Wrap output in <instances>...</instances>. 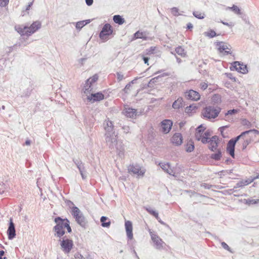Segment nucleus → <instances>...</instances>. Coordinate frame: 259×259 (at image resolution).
<instances>
[{
	"label": "nucleus",
	"mask_w": 259,
	"mask_h": 259,
	"mask_svg": "<svg viewBox=\"0 0 259 259\" xmlns=\"http://www.w3.org/2000/svg\"><path fill=\"white\" fill-rule=\"evenodd\" d=\"M184 105L183 99L182 97H179L172 104V107L175 109H179Z\"/></svg>",
	"instance_id": "obj_23"
},
{
	"label": "nucleus",
	"mask_w": 259,
	"mask_h": 259,
	"mask_svg": "<svg viewBox=\"0 0 259 259\" xmlns=\"http://www.w3.org/2000/svg\"><path fill=\"white\" fill-rule=\"evenodd\" d=\"M196 139L197 141L201 140V142L203 144H206L209 143V138H206L203 136H201V135H200L199 137H198L197 135H195Z\"/></svg>",
	"instance_id": "obj_39"
},
{
	"label": "nucleus",
	"mask_w": 259,
	"mask_h": 259,
	"mask_svg": "<svg viewBox=\"0 0 259 259\" xmlns=\"http://www.w3.org/2000/svg\"><path fill=\"white\" fill-rule=\"evenodd\" d=\"M15 30L21 35H26L27 32V26H16L15 27Z\"/></svg>",
	"instance_id": "obj_24"
},
{
	"label": "nucleus",
	"mask_w": 259,
	"mask_h": 259,
	"mask_svg": "<svg viewBox=\"0 0 259 259\" xmlns=\"http://www.w3.org/2000/svg\"><path fill=\"white\" fill-rule=\"evenodd\" d=\"M115 148L116 150V152H117V155L121 158L123 157L124 154V150H125L124 146L122 142L117 140L116 138V142H115V143H114V148L112 149H110L114 150Z\"/></svg>",
	"instance_id": "obj_11"
},
{
	"label": "nucleus",
	"mask_w": 259,
	"mask_h": 259,
	"mask_svg": "<svg viewBox=\"0 0 259 259\" xmlns=\"http://www.w3.org/2000/svg\"><path fill=\"white\" fill-rule=\"evenodd\" d=\"M101 226L104 228H109L111 225V221L108 218L105 216H102L100 218Z\"/></svg>",
	"instance_id": "obj_26"
},
{
	"label": "nucleus",
	"mask_w": 259,
	"mask_h": 259,
	"mask_svg": "<svg viewBox=\"0 0 259 259\" xmlns=\"http://www.w3.org/2000/svg\"><path fill=\"white\" fill-rule=\"evenodd\" d=\"M85 25L84 21H80L76 23L75 27L77 29L80 30Z\"/></svg>",
	"instance_id": "obj_47"
},
{
	"label": "nucleus",
	"mask_w": 259,
	"mask_h": 259,
	"mask_svg": "<svg viewBox=\"0 0 259 259\" xmlns=\"http://www.w3.org/2000/svg\"><path fill=\"white\" fill-rule=\"evenodd\" d=\"M171 13L175 16H178L180 15L179 13V9L176 7H173L171 9Z\"/></svg>",
	"instance_id": "obj_50"
},
{
	"label": "nucleus",
	"mask_w": 259,
	"mask_h": 259,
	"mask_svg": "<svg viewBox=\"0 0 259 259\" xmlns=\"http://www.w3.org/2000/svg\"><path fill=\"white\" fill-rule=\"evenodd\" d=\"M113 33V28L111 25L109 23L105 24L99 33V37L101 39H104L106 36L112 34Z\"/></svg>",
	"instance_id": "obj_9"
},
{
	"label": "nucleus",
	"mask_w": 259,
	"mask_h": 259,
	"mask_svg": "<svg viewBox=\"0 0 259 259\" xmlns=\"http://www.w3.org/2000/svg\"><path fill=\"white\" fill-rule=\"evenodd\" d=\"M74 257L75 259H83V256L79 252H76L74 254Z\"/></svg>",
	"instance_id": "obj_64"
},
{
	"label": "nucleus",
	"mask_w": 259,
	"mask_h": 259,
	"mask_svg": "<svg viewBox=\"0 0 259 259\" xmlns=\"http://www.w3.org/2000/svg\"><path fill=\"white\" fill-rule=\"evenodd\" d=\"M8 237L9 240H12L16 237V230L14 223L12 219H11L9 224V227L7 230Z\"/></svg>",
	"instance_id": "obj_13"
},
{
	"label": "nucleus",
	"mask_w": 259,
	"mask_h": 259,
	"mask_svg": "<svg viewBox=\"0 0 259 259\" xmlns=\"http://www.w3.org/2000/svg\"><path fill=\"white\" fill-rule=\"evenodd\" d=\"M185 96L187 99L193 101H198L200 98V95L199 93L193 90L186 92Z\"/></svg>",
	"instance_id": "obj_16"
},
{
	"label": "nucleus",
	"mask_w": 259,
	"mask_h": 259,
	"mask_svg": "<svg viewBox=\"0 0 259 259\" xmlns=\"http://www.w3.org/2000/svg\"><path fill=\"white\" fill-rule=\"evenodd\" d=\"M183 137L181 133H175L171 138V142L176 146H180L183 142Z\"/></svg>",
	"instance_id": "obj_19"
},
{
	"label": "nucleus",
	"mask_w": 259,
	"mask_h": 259,
	"mask_svg": "<svg viewBox=\"0 0 259 259\" xmlns=\"http://www.w3.org/2000/svg\"><path fill=\"white\" fill-rule=\"evenodd\" d=\"M122 113L127 117L136 118L137 115V111L135 109L125 107L122 111Z\"/></svg>",
	"instance_id": "obj_15"
},
{
	"label": "nucleus",
	"mask_w": 259,
	"mask_h": 259,
	"mask_svg": "<svg viewBox=\"0 0 259 259\" xmlns=\"http://www.w3.org/2000/svg\"><path fill=\"white\" fill-rule=\"evenodd\" d=\"M72 160L73 162L77 166L82 179L83 180H85L87 178V176L86 174L87 171L84 166V164L82 163V161L79 159L73 158Z\"/></svg>",
	"instance_id": "obj_8"
},
{
	"label": "nucleus",
	"mask_w": 259,
	"mask_h": 259,
	"mask_svg": "<svg viewBox=\"0 0 259 259\" xmlns=\"http://www.w3.org/2000/svg\"><path fill=\"white\" fill-rule=\"evenodd\" d=\"M219 146V144L216 142L215 144H209V145L208 146V149L213 152L215 151L216 150H218V147Z\"/></svg>",
	"instance_id": "obj_46"
},
{
	"label": "nucleus",
	"mask_w": 259,
	"mask_h": 259,
	"mask_svg": "<svg viewBox=\"0 0 259 259\" xmlns=\"http://www.w3.org/2000/svg\"><path fill=\"white\" fill-rule=\"evenodd\" d=\"M217 151V152L211 154L209 157L215 161L220 160L222 157V153L221 149H218Z\"/></svg>",
	"instance_id": "obj_27"
},
{
	"label": "nucleus",
	"mask_w": 259,
	"mask_h": 259,
	"mask_svg": "<svg viewBox=\"0 0 259 259\" xmlns=\"http://www.w3.org/2000/svg\"><path fill=\"white\" fill-rule=\"evenodd\" d=\"M65 228H66L67 230V232L69 233H71L72 232V229H71V228L70 226V222L68 220V222L66 223V226H65Z\"/></svg>",
	"instance_id": "obj_61"
},
{
	"label": "nucleus",
	"mask_w": 259,
	"mask_h": 259,
	"mask_svg": "<svg viewBox=\"0 0 259 259\" xmlns=\"http://www.w3.org/2000/svg\"><path fill=\"white\" fill-rule=\"evenodd\" d=\"M195 146H194V143L192 140H189L187 144L186 145V151L187 152H192L194 149Z\"/></svg>",
	"instance_id": "obj_31"
},
{
	"label": "nucleus",
	"mask_w": 259,
	"mask_h": 259,
	"mask_svg": "<svg viewBox=\"0 0 259 259\" xmlns=\"http://www.w3.org/2000/svg\"><path fill=\"white\" fill-rule=\"evenodd\" d=\"M148 231L151 236V240L154 243V247L158 250L164 249L166 243L163 241L162 239H161L155 232L152 231L151 229H149Z\"/></svg>",
	"instance_id": "obj_5"
},
{
	"label": "nucleus",
	"mask_w": 259,
	"mask_h": 259,
	"mask_svg": "<svg viewBox=\"0 0 259 259\" xmlns=\"http://www.w3.org/2000/svg\"><path fill=\"white\" fill-rule=\"evenodd\" d=\"M235 145L236 144L233 143V142H230V141H228L227 145L226 151L233 158L235 157Z\"/></svg>",
	"instance_id": "obj_21"
},
{
	"label": "nucleus",
	"mask_w": 259,
	"mask_h": 259,
	"mask_svg": "<svg viewBox=\"0 0 259 259\" xmlns=\"http://www.w3.org/2000/svg\"><path fill=\"white\" fill-rule=\"evenodd\" d=\"M113 122L111 120H110L109 119L106 120L104 122V128L105 127H109L112 126Z\"/></svg>",
	"instance_id": "obj_53"
},
{
	"label": "nucleus",
	"mask_w": 259,
	"mask_h": 259,
	"mask_svg": "<svg viewBox=\"0 0 259 259\" xmlns=\"http://www.w3.org/2000/svg\"><path fill=\"white\" fill-rule=\"evenodd\" d=\"M229 8L237 15L241 14L240 9L236 5H234L232 7H229Z\"/></svg>",
	"instance_id": "obj_43"
},
{
	"label": "nucleus",
	"mask_w": 259,
	"mask_h": 259,
	"mask_svg": "<svg viewBox=\"0 0 259 259\" xmlns=\"http://www.w3.org/2000/svg\"><path fill=\"white\" fill-rule=\"evenodd\" d=\"M205 36L209 38H213L217 35L216 32L212 29H210L209 31L204 33Z\"/></svg>",
	"instance_id": "obj_41"
},
{
	"label": "nucleus",
	"mask_w": 259,
	"mask_h": 259,
	"mask_svg": "<svg viewBox=\"0 0 259 259\" xmlns=\"http://www.w3.org/2000/svg\"><path fill=\"white\" fill-rule=\"evenodd\" d=\"M226 76L233 80L234 82L236 81L237 78L235 77H234L233 74L231 73H225Z\"/></svg>",
	"instance_id": "obj_54"
},
{
	"label": "nucleus",
	"mask_w": 259,
	"mask_h": 259,
	"mask_svg": "<svg viewBox=\"0 0 259 259\" xmlns=\"http://www.w3.org/2000/svg\"><path fill=\"white\" fill-rule=\"evenodd\" d=\"M125 229L128 240H132L133 238V224L130 221H125Z\"/></svg>",
	"instance_id": "obj_18"
},
{
	"label": "nucleus",
	"mask_w": 259,
	"mask_h": 259,
	"mask_svg": "<svg viewBox=\"0 0 259 259\" xmlns=\"http://www.w3.org/2000/svg\"><path fill=\"white\" fill-rule=\"evenodd\" d=\"M253 181V179H247V180H243L242 181H239L238 183L240 184L241 188L245 186H247L250 184L251 182Z\"/></svg>",
	"instance_id": "obj_35"
},
{
	"label": "nucleus",
	"mask_w": 259,
	"mask_h": 259,
	"mask_svg": "<svg viewBox=\"0 0 259 259\" xmlns=\"http://www.w3.org/2000/svg\"><path fill=\"white\" fill-rule=\"evenodd\" d=\"M60 241V246L62 250L65 253H69L73 246V242L71 239L65 238V237Z\"/></svg>",
	"instance_id": "obj_7"
},
{
	"label": "nucleus",
	"mask_w": 259,
	"mask_h": 259,
	"mask_svg": "<svg viewBox=\"0 0 259 259\" xmlns=\"http://www.w3.org/2000/svg\"><path fill=\"white\" fill-rule=\"evenodd\" d=\"M206 129V127L203 125V124L199 125L196 128V134L195 135H198V134L201 135Z\"/></svg>",
	"instance_id": "obj_40"
},
{
	"label": "nucleus",
	"mask_w": 259,
	"mask_h": 259,
	"mask_svg": "<svg viewBox=\"0 0 259 259\" xmlns=\"http://www.w3.org/2000/svg\"><path fill=\"white\" fill-rule=\"evenodd\" d=\"M222 246L226 250L232 252L231 248L228 245V244L225 242H222L221 243Z\"/></svg>",
	"instance_id": "obj_55"
},
{
	"label": "nucleus",
	"mask_w": 259,
	"mask_h": 259,
	"mask_svg": "<svg viewBox=\"0 0 259 259\" xmlns=\"http://www.w3.org/2000/svg\"><path fill=\"white\" fill-rule=\"evenodd\" d=\"M211 99L214 103H221L222 101L221 95L218 94L213 95Z\"/></svg>",
	"instance_id": "obj_37"
},
{
	"label": "nucleus",
	"mask_w": 259,
	"mask_h": 259,
	"mask_svg": "<svg viewBox=\"0 0 259 259\" xmlns=\"http://www.w3.org/2000/svg\"><path fill=\"white\" fill-rule=\"evenodd\" d=\"M244 132L245 135L250 133H252L255 135L259 134V131L255 129H252L248 131H245Z\"/></svg>",
	"instance_id": "obj_49"
},
{
	"label": "nucleus",
	"mask_w": 259,
	"mask_h": 259,
	"mask_svg": "<svg viewBox=\"0 0 259 259\" xmlns=\"http://www.w3.org/2000/svg\"><path fill=\"white\" fill-rule=\"evenodd\" d=\"M41 23L39 21L33 22L30 26H27V32H26V36H29L35 32L37 30L41 28Z\"/></svg>",
	"instance_id": "obj_10"
},
{
	"label": "nucleus",
	"mask_w": 259,
	"mask_h": 259,
	"mask_svg": "<svg viewBox=\"0 0 259 259\" xmlns=\"http://www.w3.org/2000/svg\"><path fill=\"white\" fill-rule=\"evenodd\" d=\"M197 109V107L196 105L194 104H191L185 108V112L189 116H191L195 112V111Z\"/></svg>",
	"instance_id": "obj_25"
},
{
	"label": "nucleus",
	"mask_w": 259,
	"mask_h": 259,
	"mask_svg": "<svg viewBox=\"0 0 259 259\" xmlns=\"http://www.w3.org/2000/svg\"><path fill=\"white\" fill-rule=\"evenodd\" d=\"M98 79V76L97 75L95 74L93 75L92 77L88 79L87 81V83H90V84L92 86L93 83H95L97 81Z\"/></svg>",
	"instance_id": "obj_36"
},
{
	"label": "nucleus",
	"mask_w": 259,
	"mask_h": 259,
	"mask_svg": "<svg viewBox=\"0 0 259 259\" xmlns=\"http://www.w3.org/2000/svg\"><path fill=\"white\" fill-rule=\"evenodd\" d=\"M216 142L218 144H219V138L217 136H213L211 138H209V144H215Z\"/></svg>",
	"instance_id": "obj_45"
},
{
	"label": "nucleus",
	"mask_w": 259,
	"mask_h": 259,
	"mask_svg": "<svg viewBox=\"0 0 259 259\" xmlns=\"http://www.w3.org/2000/svg\"><path fill=\"white\" fill-rule=\"evenodd\" d=\"M32 90H33L32 87L31 86L30 87H28L27 89H26L23 92L22 95H21V97L22 98L29 97L30 96Z\"/></svg>",
	"instance_id": "obj_33"
},
{
	"label": "nucleus",
	"mask_w": 259,
	"mask_h": 259,
	"mask_svg": "<svg viewBox=\"0 0 259 259\" xmlns=\"http://www.w3.org/2000/svg\"><path fill=\"white\" fill-rule=\"evenodd\" d=\"M128 171L129 173H133L139 176H143L145 172L142 171L141 169V167L138 164H131L128 167Z\"/></svg>",
	"instance_id": "obj_17"
},
{
	"label": "nucleus",
	"mask_w": 259,
	"mask_h": 259,
	"mask_svg": "<svg viewBox=\"0 0 259 259\" xmlns=\"http://www.w3.org/2000/svg\"><path fill=\"white\" fill-rule=\"evenodd\" d=\"M117 79L118 82L121 81L123 78V75L121 74V72H116Z\"/></svg>",
	"instance_id": "obj_56"
},
{
	"label": "nucleus",
	"mask_w": 259,
	"mask_h": 259,
	"mask_svg": "<svg viewBox=\"0 0 259 259\" xmlns=\"http://www.w3.org/2000/svg\"><path fill=\"white\" fill-rule=\"evenodd\" d=\"M250 139H246L243 141L242 143V150H244L247 146L250 144Z\"/></svg>",
	"instance_id": "obj_48"
},
{
	"label": "nucleus",
	"mask_w": 259,
	"mask_h": 259,
	"mask_svg": "<svg viewBox=\"0 0 259 259\" xmlns=\"http://www.w3.org/2000/svg\"><path fill=\"white\" fill-rule=\"evenodd\" d=\"M242 124L243 125H246L247 127H250L251 126V123L248 120L246 119H243L242 120Z\"/></svg>",
	"instance_id": "obj_59"
},
{
	"label": "nucleus",
	"mask_w": 259,
	"mask_h": 259,
	"mask_svg": "<svg viewBox=\"0 0 259 259\" xmlns=\"http://www.w3.org/2000/svg\"><path fill=\"white\" fill-rule=\"evenodd\" d=\"M241 136H240V135H238V136L234 138H232L231 139H230L229 141L230 142H233V143L235 144H236V143L241 139Z\"/></svg>",
	"instance_id": "obj_57"
},
{
	"label": "nucleus",
	"mask_w": 259,
	"mask_h": 259,
	"mask_svg": "<svg viewBox=\"0 0 259 259\" xmlns=\"http://www.w3.org/2000/svg\"><path fill=\"white\" fill-rule=\"evenodd\" d=\"M104 99V94L101 92H97L96 93H92L90 96H88L87 99L92 103L95 102H99Z\"/></svg>",
	"instance_id": "obj_14"
},
{
	"label": "nucleus",
	"mask_w": 259,
	"mask_h": 259,
	"mask_svg": "<svg viewBox=\"0 0 259 259\" xmlns=\"http://www.w3.org/2000/svg\"><path fill=\"white\" fill-rule=\"evenodd\" d=\"M9 0H0V6L4 7L7 6L9 4Z\"/></svg>",
	"instance_id": "obj_58"
},
{
	"label": "nucleus",
	"mask_w": 259,
	"mask_h": 259,
	"mask_svg": "<svg viewBox=\"0 0 259 259\" xmlns=\"http://www.w3.org/2000/svg\"><path fill=\"white\" fill-rule=\"evenodd\" d=\"M230 69L231 71L235 70L242 74H246L248 72L247 65L239 61L232 62Z\"/></svg>",
	"instance_id": "obj_6"
},
{
	"label": "nucleus",
	"mask_w": 259,
	"mask_h": 259,
	"mask_svg": "<svg viewBox=\"0 0 259 259\" xmlns=\"http://www.w3.org/2000/svg\"><path fill=\"white\" fill-rule=\"evenodd\" d=\"M93 90V88L90 84V83H87V81H85V83L83 89V92L84 93H90Z\"/></svg>",
	"instance_id": "obj_38"
},
{
	"label": "nucleus",
	"mask_w": 259,
	"mask_h": 259,
	"mask_svg": "<svg viewBox=\"0 0 259 259\" xmlns=\"http://www.w3.org/2000/svg\"><path fill=\"white\" fill-rule=\"evenodd\" d=\"M155 47H151L150 48L146 49V54L151 55L154 54V51L155 50Z\"/></svg>",
	"instance_id": "obj_51"
},
{
	"label": "nucleus",
	"mask_w": 259,
	"mask_h": 259,
	"mask_svg": "<svg viewBox=\"0 0 259 259\" xmlns=\"http://www.w3.org/2000/svg\"><path fill=\"white\" fill-rule=\"evenodd\" d=\"M221 108L218 106H208L203 108L201 117L204 119H211L217 117L221 111Z\"/></svg>",
	"instance_id": "obj_2"
},
{
	"label": "nucleus",
	"mask_w": 259,
	"mask_h": 259,
	"mask_svg": "<svg viewBox=\"0 0 259 259\" xmlns=\"http://www.w3.org/2000/svg\"><path fill=\"white\" fill-rule=\"evenodd\" d=\"M144 208L151 215L154 217L157 220H158L159 219V215L158 213L156 211L152 209L150 206H144Z\"/></svg>",
	"instance_id": "obj_30"
},
{
	"label": "nucleus",
	"mask_w": 259,
	"mask_h": 259,
	"mask_svg": "<svg viewBox=\"0 0 259 259\" xmlns=\"http://www.w3.org/2000/svg\"><path fill=\"white\" fill-rule=\"evenodd\" d=\"M176 52L182 57H185L186 56V52L185 50L181 46L177 47L175 49Z\"/></svg>",
	"instance_id": "obj_34"
},
{
	"label": "nucleus",
	"mask_w": 259,
	"mask_h": 259,
	"mask_svg": "<svg viewBox=\"0 0 259 259\" xmlns=\"http://www.w3.org/2000/svg\"><path fill=\"white\" fill-rule=\"evenodd\" d=\"M193 14L194 16L199 19H202L204 18V14L201 13L198 11L193 12Z\"/></svg>",
	"instance_id": "obj_44"
},
{
	"label": "nucleus",
	"mask_w": 259,
	"mask_h": 259,
	"mask_svg": "<svg viewBox=\"0 0 259 259\" xmlns=\"http://www.w3.org/2000/svg\"><path fill=\"white\" fill-rule=\"evenodd\" d=\"M113 20L114 23L121 25L125 22L124 19L119 15H115L113 17Z\"/></svg>",
	"instance_id": "obj_28"
},
{
	"label": "nucleus",
	"mask_w": 259,
	"mask_h": 259,
	"mask_svg": "<svg viewBox=\"0 0 259 259\" xmlns=\"http://www.w3.org/2000/svg\"><path fill=\"white\" fill-rule=\"evenodd\" d=\"M168 75V74L167 73H164L161 75H158L156 77H155L152 79H151L148 82L147 84V87L149 88H152L153 87V84H154L155 82H157V79L162 77V76H165Z\"/></svg>",
	"instance_id": "obj_29"
},
{
	"label": "nucleus",
	"mask_w": 259,
	"mask_h": 259,
	"mask_svg": "<svg viewBox=\"0 0 259 259\" xmlns=\"http://www.w3.org/2000/svg\"><path fill=\"white\" fill-rule=\"evenodd\" d=\"M227 127H228V126H221L219 128V131L221 133V135L222 136V137L223 138H225V136L224 135V130H225V128H226Z\"/></svg>",
	"instance_id": "obj_60"
},
{
	"label": "nucleus",
	"mask_w": 259,
	"mask_h": 259,
	"mask_svg": "<svg viewBox=\"0 0 259 259\" xmlns=\"http://www.w3.org/2000/svg\"><path fill=\"white\" fill-rule=\"evenodd\" d=\"M138 38H142L143 39L146 40L147 37L144 35V33L143 32L137 31L134 34L133 39H136Z\"/></svg>",
	"instance_id": "obj_32"
},
{
	"label": "nucleus",
	"mask_w": 259,
	"mask_h": 259,
	"mask_svg": "<svg viewBox=\"0 0 259 259\" xmlns=\"http://www.w3.org/2000/svg\"><path fill=\"white\" fill-rule=\"evenodd\" d=\"M244 201L245 202V204L247 205H251V204H255L258 203L259 202V199H244Z\"/></svg>",
	"instance_id": "obj_42"
},
{
	"label": "nucleus",
	"mask_w": 259,
	"mask_h": 259,
	"mask_svg": "<svg viewBox=\"0 0 259 259\" xmlns=\"http://www.w3.org/2000/svg\"><path fill=\"white\" fill-rule=\"evenodd\" d=\"M159 165L165 172L170 176H175V172L173 169L171 168L169 162H160Z\"/></svg>",
	"instance_id": "obj_20"
},
{
	"label": "nucleus",
	"mask_w": 259,
	"mask_h": 259,
	"mask_svg": "<svg viewBox=\"0 0 259 259\" xmlns=\"http://www.w3.org/2000/svg\"><path fill=\"white\" fill-rule=\"evenodd\" d=\"M71 213L75 219L76 222L82 227H85L86 225L85 219L82 213L76 206L71 208Z\"/></svg>",
	"instance_id": "obj_4"
},
{
	"label": "nucleus",
	"mask_w": 259,
	"mask_h": 259,
	"mask_svg": "<svg viewBox=\"0 0 259 259\" xmlns=\"http://www.w3.org/2000/svg\"><path fill=\"white\" fill-rule=\"evenodd\" d=\"M172 121L170 119H164L160 122L161 131L164 134H168L171 129Z\"/></svg>",
	"instance_id": "obj_12"
},
{
	"label": "nucleus",
	"mask_w": 259,
	"mask_h": 259,
	"mask_svg": "<svg viewBox=\"0 0 259 259\" xmlns=\"http://www.w3.org/2000/svg\"><path fill=\"white\" fill-rule=\"evenodd\" d=\"M105 130L106 131L105 133V140L107 144L109 145L110 149L114 148V143L116 142V138H117V135L115 134L114 131V125L112 124V126L109 127H105Z\"/></svg>",
	"instance_id": "obj_3"
},
{
	"label": "nucleus",
	"mask_w": 259,
	"mask_h": 259,
	"mask_svg": "<svg viewBox=\"0 0 259 259\" xmlns=\"http://www.w3.org/2000/svg\"><path fill=\"white\" fill-rule=\"evenodd\" d=\"M131 87V85H130V83H127L125 88L122 90L123 92H124L125 93H127L128 91L130 90V88Z\"/></svg>",
	"instance_id": "obj_63"
},
{
	"label": "nucleus",
	"mask_w": 259,
	"mask_h": 259,
	"mask_svg": "<svg viewBox=\"0 0 259 259\" xmlns=\"http://www.w3.org/2000/svg\"><path fill=\"white\" fill-rule=\"evenodd\" d=\"M68 221L67 219H62L60 217L55 218L54 222L56 224L53 228V231L55 232V236L60 238L63 236L65 233L64 228H66V223Z\"/></svg>",
	"instance_id": "obj_1"
},
{
	"label": "nucleus",
	"mask_w": 259,
	"mask_h": 259,
	"mask_svg": "<svg viewBox=\"0 0 259 259\" xmlns=\"http://www.w3.org/2000/svg\"><path fill=\"white\" fill-rule=\"evenodd\" d=\"M213 186L212 185L208 184L207 183H203L201 184V187L204 188L206 189H210Z\"/></svg>",
	"instance_id": "obj_62"
},
{
	"label": "nucleus",
	"mask_w": 259,
	"mask_h": 259,
	"mask_svg": "<svg viewBox=\"0 0 259 259\" xmlns=\"http://www.w3.org/2000/svg\"><path fill=\"white\" fill-rule=\"evenodd\" d=\"M215 45L218 47V51L220 53H223L224 51L227 50H230V48H229V46L230 45H228L227 44L225 43L223 41H218L215 42Z\"/></svg>",
	"instance_id": "obj_22"
},
{
	"label": "nucleus",
	"mask_w": 259,
	"mask_h": 259,
	"mask_svg": "<svg viewBox=\"0 0 259 259\" xmlns=\"http://www.w3.org/2000/svg\"><path fill=\"white\" fill-rule=\"evenodd\" d=\"M237 110L235 109H231L228 110L226 113H225V116H227L229 115H233L237 113Z\"/></svg>",
	"instance_id": "obj_52"
}]
</instances>
